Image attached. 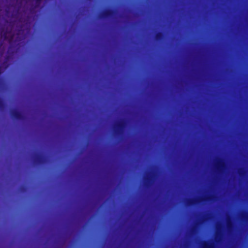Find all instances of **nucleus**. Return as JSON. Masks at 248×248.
<instances>
[{
	"instance_id": "nucleus-1",
	"label": "nucleus",
	"mask_w": 248,
	"mask_h": 248,
	"mask_svg": "<svg viewBox=\"0 0 248 248\" xmlns=\"http://www.w3.org/2000/svg\"><path fill=\"white\" fill-rule=\"evenodd\" d=\"M125 122L122 120L116 124L114 127L115 133L117 135H121L125 127Z\"/></svg>"
},
{
	"instance_id": "nucleus-2",
	"label": "nucleus",
	"mask_w": 248,
	"mask_h": 248,
	"mask_svg": "<svg viewBox=\"0 0 248 248\" xmlns=\"http://www.w3.org/2000/svg\"><path fill=\"white\" fill-rule=\"evenodd\" d=\"M115 13V10L112 9H108L102 13L99 16L103 19H107L112 17Z\"/></svg>"
},
{
	"instance_id": "nucleus-3",
	"label": "nucleus",
	"mask_w": 248,
	"mask_h": 248,
	"mask_svg": "<svg viewBox=\"0 0 248 248\" xmlns=\"http://www.w3.org/2000/svg\"><path fill=\"white\" fill-rule=\"evenodd\" d=\"M215 167L218 172H221L226 168V165L222 159L218 158L216 163Z\"/></svg>"
},
{
	"instance_id": "nucleus-4",
	"label": "nucleus",
	"mask_w": 248,
	"mask_h": 248,
	"mask_svg": "<svg viewBox=\"0 0 248 248\" xmlns=\"http://www.w3.org/2000/svg\"><path fill=\"white\" fill-rule=\"evenodd\" d=\"M11 116L12 117L17 120H22L24 119V116L21 112L17 110H13L11 112Z\"/></svg>"
},
{
	"instance_id": "nucleus-5",
	"label": "nucleus",
	"mask_w": 248,
	"mask_h": 248,
	"mask_svg": "<svg viewBox=\"0 0 248 248\" xmlns=\"http://www.w3.org/2000/svg\"><path fill=\"white\" fill-rule=\"evenodd\" d=\"M153 182V177L152 175H148L144 178V184L148 187L151 185Z\"/></svg>"
},
{
	"instance_id": "nucleus-6",
	"label": "nucleus",
	"mask_w": 248,
	"mask_h": 248,
	"mask_svg": "<svg viewBox=\"0 0 248 248\" xmlns=\"http://www.w3.org/2000/svg\"><path fill=\"white\" fill-rule=\"evenodd\" d=\"M44 162V158L43 156L38 154L34 158V162L37 164H41Z\"/></svg>"
},
{
	"instance_id": "nucleus-7",
	"label": "nucleus",
	"mask_w": 248,
	"mask_h": 248,
	"mask_svg": "<svg viewBox=\"0 0 248 248\" xmlns=\"http://www.w3.org/2000/svg\"><path fill=\"white\" fill-rule=\"evenodd\" d=\"M215 245L213 243H209L208 241H205L203 242L202 248H215Z\"/></svg>"
},
{
	"instance_id": "nucleus-8",
	"label": "nucleus",
	"mask_w": 248,
	"mask_h": 248,
	"mask_svg": "<svg viewBox=\"0 0 248 248\" xmlns=\"http://www.w3.org/2000/svg\"><path fill=\"white\" fill-rule=\"evenodd\" d=\"M164 35L162 32H158L155 36V40L157 41H160L164 38Z\"/></svg>"
},
{
	"instance_id": "nucleus-9",
	"label": "nucleus",
	"mask_w": 248,
	"mask_h": 248,
	"mask_svg": "<svg viewBox=\"0 0 248 248\" xmlns=\"http://www.w3.org/2000/svg\"><path fill=\"white\" fill-rule=\"evenodd\" d=\"M227 226L229 230H231L233 228V223L231 219L228 218L227 220Z\"/></svg>"
},
{
	"instance_id": "nucleus-10",
	"label": "nucleus",
	"mask_w": 248,
	"mask_h": 248,
	"mask_svg": "<svg viewBox=\"0 0 248 248\" xmlns=\"http://www.w3.org/2000/svg\"><path fill=\"white\" fill-rule=\"evenodd\" d=\"M221 227L220 226H217V232L216 233V239H217L218 237H219L221 235Z\"/></svg>"
},
{
	"instance_id": "nucleus-11",
	"label": "nucleus",
	"mask_w": 248,
	"mask_h": 248,
	"mask_svg": "<svg viewBox=\"0 0 248 248\" xmlns=\"http://www.w3.org/2000/svg\"><path fill=\"white\" fill-rule=\"evenodd\" d=\"M197 202V201L194 199H189L187 201V204L188 205H195Z\"/></svg>"
},
{
	"instance_id": "nucleus-12",
	"label": "nucleus",
	"mask_w": 248,
	"mask_h": 248,
	"mask_svg": "<svg viewBox=\"0 0 248 248\" xmlns=\"http://www.w3.org/2000/svg\"><path fill=\"white\" fill-rule=\"evenodd\" d=\"M248 216V212H245L241 214L242 219L243 220H247Z\"/></svg>"
},
{
	"instance_id": "nucleus-13",
	"label": "nucleus",
	"mask_w": 248,
	"mask_h": 248,
	"mask_svg": "<svg viewBox=\"0 0 248 248\" xmlns=\"http://www.w3.org/2000/svg\"><path fill=\"white\" fill-rule=\"evenodd\" d=\"M4 106V104L3 101V100L0 97V108L2 109L3 108Z\"/></svg>"
},
{
	"instance_id": "nucleus-14",
	"label": "nucleus",
	"mask_w": 248,
	"mask_h": 248,
	"mask_svg": "<svg viewBox=\"0 0 248 248\" xmlns=\"http://www.w3.org/2000/svg\"><path fill=\"white\" fill-rule=\"evenodd\" d=\"M1 34L2 36H3L5 39H6L7 38V31H2V32H1Z\"/></svg>"
},
{
	"instance_id": "nucleus-15",
	"label": "nucleus",
	"mask_w": 248,
	"mask_h": 248,
	"mask_svg": "<svg viewBox=\"0 0 248 248\" xmlns=\"http://www.w3.org/2000/svg\"><path fill=\"white\" fill-rule=\"evenodd\" d=\"M238 173L240 175H242L243 173V170L242 169H240L238 170Z\"/></svg>"
},
{
	"instance_id": "nucleus-16",
	"label": "nucleus",
	"mask_w": 248,
	"mask_h": 248,
	"mask_svg": "<svg viewBox=\"0 0 248 248\" xmlns=\"http://www.w3.org/2000/svg\"><path fill=\"white\" fill-rule=\"evenodd\" d=\"M42 0H35V2L36 3L39 4Z\"/></svg>"
},
{
	"instance_id": "nucleus-17",
	"label": "nucleus",
	"mask_w": 248,
	"mask_h": 248,
	"mask_svg": "<svg viewBox=\"0 0 248 248\" xmlns=\"http://www.w3.org/2000/svg\"><path fill=\"white\" fill-rule=\"evenodd\" d=\"M210 200V198L209 197H206V198L203 199V200L204 201H207V200Z\"/></svg>"
},
{
	"instance_id": "nucleus-18",
	"label": "nucleus",
	"mask_w": 248,
	"mask_h": 248,
	"mask_svg": "<svg viewBox=\"0 0 248 248\" xmlns=\"http://www.w3.org/2000/svg\"><path fill=\"white\" fill-rule=\"evenodd\" d=\"M2 69H1V67L0 66V75L2 73Z\"/></svg>"
}]
</instances>
